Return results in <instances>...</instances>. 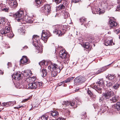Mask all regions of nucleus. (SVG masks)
Segmentation results:
<instances>
[{
	"label": "nucleus",
	"mask_w": 120,
	"mask_h": 120,
	"mask_svg": "<svg viewBox=\"0 0 120 120\" xmlns=\"http://www.w3.org/2000/svg\"><path fill=\"white\" fill-rule=\"evenodd\" d=\"M8 26H6L4 29H3L0 30V36H3V35L7 36L9 38L13 37L14 35L13 32L10 29V23H8Z\"/></svg>",
	"instance_id": "f257e3e1"
},
{
	"label": "nucleus",
	"mask_w": 120,
	"mask_h": 120,
	"mask_svg": "<svg viewBox=\"0 0 120 120\" xmlns=\"http://www.w3.org/2000/svg\"><path fill=\"white\" fill-rule=\"evenodd\" d=\"M48 68L51 71V75L52 77L56 76L61 70L59 67L56 64L54 63L50 64Z\"/></svg>",
	"instance_id": "f03ea898"
},
{
	"label": "nucleus",
	"mask_w": 120,
	"mask_h": 120,
	"mask_svg": "<svg viewBox=\"0 0 120 120\" xmlns=\"http://www.w3.org/2000/svg\"><path fill=\"white\" fill-rule=\"evenodd\" d=\"M54 30H53V33L56 35L58 34L59 36H60L64 34V33H62L60 29L61 28L62 29L65 31L68 30V27L66 25L60 26L59 25H55L54 27Z\"/></svg>",
	"instance_id": "7ed1b4c3"
},
{
	"label": "nucleus",
	"mask_w": 120,
	"mask_h": 120,
	"mask_svg": "<svg viewBox=\"0 0 120 120\" xmlns=\"http://www.w3.org/2000/svg\"><path fill=\"white\" fill-rule=\"evenodd\" d=\"M39 39V36L36 35H34L32 38V43L33 45L36 47V49H40V50L39 51V52L41 53L43 50L42 48L40 46V43Z\"/></svg>",
	"instance_id": "20e7f679"
},
{
	"label": "nucleus",
	"mask_w": 120,
	"mask_h": 120,
	"mask_svg": "<svg viewBox=\"0 0 120 120\" xmlns=\"http://www.w3.org/2000/svg\"><path fill=\"white\" fill-rule=\"evenodd\" d=\"M59 55L60 57L64 60V62L65 64L68 63L69 59L68 53L64 49H63L60 51Z\"/></svg>",
	"instance_id": "39448f33"
},
{
	"label": "nucleus",
	"mask_w": 120,
	"mask_h": 120,
	"mask_svg": "<svg viewBox=\"0 0 120 120\" xmlns=\"http://www.w3.org/2000/svg\"><path fill=\"white\" fill-rule=\"evenodd\" d=\"M98 85L97 86L94 85L93 87V88L94 89L97 91L99 93V92L98 91H100L102 88H105L104 86L105 81H103L102 79H101L98 82Z\"/></svg>",
	"instance_id": "423d86ee"
},
{
	"label": "nucleus",
	"mask_w": 120,
	"mask_h": 120,
	"mask_svg": "<svg viewBox=\"0 0 120 120\" xmlns=\"http://www.w3.org/2000/svg\"><path fill=\"white\" fill-rule=\"evenodd\" d=\"M50 36V34L49 31L47 30H43L41 35V39L45 43L46 42L48 38Z\"/></svg>",
	"instance_id": "0eeeda50"
},
{
	"label": "nucleus",
	"mask_w": 120,
	"mask_h": 120,
	"mask_svg": "<svg viewBox=\"0 0 120 120\" xmlns=\"http://www.w3.org/2000/svg\"><path fill=\"white\" fill-rule=\"evenodd\" d=\"M23 14V11H19L15 14L14 15L15 16L16 20L19 22L23 21V19L22 16Z\"/></svg>",
	"instance_id": "6e6552de"
},
{
	"label": "nucleus",
	"mask_w": 120,
	"mask_h": 120,
	"mask_svg": "<svg viewBox=\"0 0 120 120\" xmlns=\"http://www.w3.org/2000/svg\"><path fill=\"white\" fill-rule=\"evenodd\" d=\"M8 3L10 7L15 9L18 5V4L16 0H7Z\"/></svg>",
	"instance_id": "1a4fd4ad"
},
{
	"label": "nucleus",
	"mask_w": 120,
	"mask_h": 120,
	"mask_svg": "<svg viewBox=\"0 0 120 120\" xmlns=\"http://www.w3.org/2000/svg\"><path fill=\"white\" fill-rule=\"evenodd\" d=\"M51 10L50 6L48 4H46L44 7L42 8L41 10L42 12H44L46 14H48L50 13V11Z\"/></svg>",
	"instance_id": "9d476101"
},
{
	"label": "nucleus",
	"mask_w": 120,
	"mask_h": 120,
	"mask_svg": "<svg viewBox=\"0 0 120 120\" xmlns=\"http://www.w3.org/2000/svg\"><path fill=\"white\" fill-rule=\"evenodd\" d=\"M92 12L93 14H99V15L104 13L105 11L104 10H102L98 8L97 9L95 8H91Z\"/></svg>",
	"instance_id": "9b49d317"
},
{
	"label": "nucleus",
	"mask_w": 120,
	"mask_h": 120,
	"mask_svg": "<svg viewBox=\"0 0 120 120\" xmlns=\"http://www.w3.org/2000/svg\"><path fill=\"white\" fill-rule=\"evenodd\" d=\"M113 93V92L112 91H108L105 93H103L102 95L104 99H109L112 96Z\"/></svg>",
	"instance_id": "f8f14e48"
},
{
	"label": "nucleus",
	"mask_w": 120,
	"mask_h": 120,
	"mask_svg": "<svg viewBox=\"0 0 120 120\" xmlns=\"http://www.w3.org/2000/svg\"><path fill=\"white\" fill-rule=\"evenodd\" d=\"M85 80V79L84 77H78L74 79V81L75 83H80L84 82Z\"/></svg>",
	"instance_id": "ddd939ff"
},
{
	"label": "nucleus",
	"mask_w": 120,
	"mask_h": 120,
	"mask_svg": "<svg viewBox=\"0 0 120 120\" xmlns=\"http://www.w3.org/2000/svg\"><path fill=\"white\" fill-rule=\"evenodd\" d=\"M75 105V101H64L62 103V105L65 106H66L69 105H70L71 106H74Z\"/></svg>",
	"instance_id": "4468645a"
},
{
	"label": "nucleus",
	"mask_w": 120,
	"mask_h": 120,
	"mask_svg": "<svg viewBox=\"0 0 120 120\" xmlns=\"http://www.w3.org/2000/svg\"><path fill=\"white\" fill-rule=\"evenodd\" d=\"M30 62L27 57L26 56H23L20 60V64H26Z\"/></svg>",
	"instance_id": "2eb2a0df"
},
{
	"label": "nucleus",
	"mask_w": 120,
	"mask_h": 120,
	"mask_svg": "<svg viewBox=\"0 0 120 120\" xmlns=\"http://www.w3.org/2000/svg\"><path fill=\"white\" fill-rule=\"evenodd\" d=\"M13 78L16 80H18L21 78V75L19 73L17 72L15 73L12 75Z\"/></svg>",
	"instance_id": "dca6fc26"
},
{
	"label": "nucleus",
	"mask_w": 120,
	"mask_h": 120,
	"mask_svg": "<svg viewBox=\"0 0 120 120\" xmlns=\"http://www.w3.org/2000/svg\"><path fill=\"white\" fill-rule=\"evenodd\" d=\"M100 5L101 7L104 9H107L108 7V3L106 0H103L101 1Z\"/></svg>",
	"instance_id": "f3484780"
},
{
	"label": "nucleus",
	"mask_w": 120,
	"mask_h": 120,
	"mask_svg": "<svg viewBox=\"0 0 120 120\" xmlns=\"http://www.w3.org/2000/svg\"><path fill=\"white\" fill-rule=\"evenodd\" d=\"M24 21L29 23H32L33 22V21L31 20V18L27 15L23 17V21Z\"/></svg>",
	"instance_id": "a211bd4d"
},
{
	"label": "nucleus",
	"mask_w": 120,
	"mask_h": 120,
	"mask_svg": "<svg viewBox=\"0 0 120 120\" xmlns=\"http://www.w3.org/2000/svg\"><path fill=\"white\" fill-rule=\"evenodd\" d=\"M108 68H107V66H105L100 68L99 70L95 72L96 75L98 74L106 71Z\"/></svg>",
	"instance_id": "6ab92c4d"
},
{
	"label": "nucleus",
	"mask_w": 120,
	"mask_h": 120,
	"mask_svg": "<svg viewBox=\"0 0 120 120\" xmlns=\"http://www.w3.org/2000/svg\"><path fill=\"white\" fill-rule=\"evenodd\" d=\"M112 40H109L108 39H106L104 41L105 45L106 46L112 45V44L113 45H114V43H113Z\"/></svg>",
	"instance_id": "aec40b11"
},
{
	"label": "nucleus",
	"mask_w": 120,
	"mask_h": 120,
	"mask_svg": "<svg viewBox=\"0 0 120 120\" xmlns=\"http://www.w3.org/2000/svg\"><path fill=\"white\" fill-rule=\"evenodd\" d=\"M109 23L110 26L113 28L116 27L117 25V23L116 22L112 20L109 21Z\"/></svg>",
	"instance_id": "412c9836"
},
{
	"label": "nucleus",
	"mask_w": 120,
	"mask_h": 120,
	"mask_svg": "<svg viewBox=\"0 0 120 120\" xmlns=\"http://www.w3.org/2000/svg\"><path fill=\"white\" fill-rule=\"evenodd\" d=\"M29 89H35L37 88L36 82L29 83Z\"/></svg>",
	"instance_id": "4be33fe9"
},
{
	"label": "nucleus",
	"mask_w": 120,
	"mask_h": 120,
	"mask_svg": "<svg viewBox=\"0 0 120 120\" xmlns=\"http://www.w3.org/2000/svg\"><path fill=\"white\" fill-rule=\"evenodd\" d=\"M32 74V72L30 70H26L24 71L23 75L24 76H30Z\"/></svg>",
	"instance_id": "5701e85b"
},
{
	"label": "nucleus",
	"mask_w": 120,
	"mask_h": 120,
	"mask_svg": "<svg viewBox=\"0 0 120 120\" xmlns=\"http://www.w3.org/2000/svg\"><path fill=\"white\" fill-rule=\"evenodd\" d=\"M68 5V4H67L66 2L65 1L62 4H61L59 6L58 8H59L60 9H64L65 8V7L67 6Z\"/></svg>",
	"instance_id": "b1692460"
},
{
	"label": "nucleus",
	"mask_w": 120,
	"mask_h": 120,
	"mask_svg": "<svg viewBox=\"0 0 120 120\" xmlns=\"http://www.w3.org/2000/svg\"><path fill=\"white\" fill-rule=\"evenodd\" d=\"M62 12L63 13V15L65 19L68 18L69 15L68 12L64 10H63Z\"/></svg>",
	"instance_id": "393cba45"
},
{
	"label": "nucleus",
	"mask_w": 120,
	"mask_h": 120,
	"mask_svg": "<svg viewBox=\"0 0 120 120\" xmlns=\"http://www.w3.org/2000/svg\"><path fill=\"white\" fill-rule=\"evenodd\" d=\"M112 87V89H114L115 90H117L119 87L120 86V84L116 82L115 84Z\"/></svg>",
	"instance_id": "a878e982"
},
{
	"label": "nucleus",
	"mask_w": 120,
	"mask_h": 120,
	"mask_svg": "<svg viewBox=\"0 0 120 120\" xmlns=\"http://www.w3.org/2000/svg\"><path fill=\"white\" fill-rule=\"evenodd\" d=\"M23 83H22L21 82H18L17 83L16 87L20 89L22 88Z\"/></svg>",
	"instance_id": "bb28decb"
},
{
	"label": "nucleus",
	"mask_w": 120,
	"mask_h": 120,
	"mask_svg": "<svg viewBox=\"0 0 120 120\" xmlns=\"http://www.w3.org/2000/svg\"><path fill=\"white\" fill-rule=\"evenodd\" d=\"M51 115L53 116H58L59 114L58 112L56 110H53L51 112Z\"/></svg>",
	"instance_id": "cd10ccee"
},
{
	"label": "nucleus",
	"mask_w": 120,
	"mask_h": 120,
	"mask_svg": "<svg viewBox=\"0 0 120 120\" xmlns=\"http://www.w3.org/2000/svg\"><path fill=\"white\" fill-rule=\"evenodd\" d=\"M118 98V96H115L114 97H112V98L110 99V100L112 102H115L117 101Z\"/></svg>",
	"instance_id": "c85d7f7f"
},
{
	"label": "nucleus",
	"mask_w": 120,
	"mask_h": 120,
	"mask_svg": "<svg viewBox=\"0 0 120 120\" xmlns=\"http://www.w3.org/2000/svg\"><path fill=\"white\" fill-rule=\"evenodd\" d=\"M107 84H106V86L109 87L113 86V84H114V82H107L105 81Z\"/></svg>",
	"instance_id": "c756f323"
},
{
	"label": "nucleus",
	"mask_w": 120,
	"mask_h": 120,
	"mask_svg": "<svg viewBox=\"0 0 120 120\" xmlns=\"http://www.w3.org/2000/svg\"><path fill=\"white\" fill-rule=\"evenodd\" d=\"M47 71L46 69H44L42 70L41 72V73L42 74H41L42 77H44L47 74Z\"/></svg>",
	"instance_id": "7c9ffc66"
},
{
	"label": "nucleus",
	"mask_w": 120,
	"mask_h": 120,
	"mask_svg": "<svg viewBox=\"0 0 120 120\" xmlns=\"http://www.w3.org/2000/svg\"><path fill=\"white\" fill-rule=\"evenodd\" d=\"M35 2L37 6L39 7L42 4V0H35Z\"/></svg>",
	"instance_id": "2f4dec72"
},
{
	"label": "nucleus",
	"mask_w": 120,
	"mask_h": 120,
	"mask_svg": "<svg viewBox=\"0 0 120 120\" xmlns=\"http://www.w3.org/2000/svg\"><path fill=\"white\" fill-rule=\"evenodd\" d=\"M6 19L5 18H3L0 17V25H1L3 24H4L6 21Z\"/></svg>",
	"instance_id": "473e14b6"
},
{
	"label": "nucleus",
	"mask_w": 120,
	"mask_h": 120,
	"mask_svg": "<svg viewBox=\"0 0 120 120\" xmlns=\"http://www.w3.org/2000/svg\"><path fill=\"white\" fill-rule=\"evenodd\" d=\"M74 77H71L70 78H68L66 80H65L63 82L66 83H67L70 82L71 81L73 80V79Z\"/></svg>",
	"instance_id": "72a5a7b5"
},
{
	"label": "nucleus",
	"mask_w": 120,
	"mask_h": 120,
	"mask_svg": "<svg viewBox=\"0 0 120 120\" xmlns=\"http://www.w3.org/2000/svg\"><path fill=\"white\" fill-rule=\"evenodd\" d=\"M115 107L118 111H119L120 110V102L117 103L115 105Z\"/></svg>",
	"instance_id": "f704fd0d"
},
{
	"label": "nucleus",
	"mask_w": 120,
	"mask_h": 120,
	"mask_svg": "<svg viewBox=\"0 0 120 120\" xmlns=\"http://www.w3.org/2000/svg\"><path fill=\"white\" fill-rule=\"evenodd\" d=\"M37 86V88H41L42 86V84L40 82H35Z\"/></svg>",
	"instance_id": "c9c22d12"
},
{
	"label": "nucleus",
	"mask_w": 120,
	"mask_h": 120,
	"mask_svg": "<svg viewBox=\"0 0 120 120\" xmlns=\"http://www.w3.org/2000/svg\"><path fill=\"white\" fill-rule=\"evenodd\" d=\"M22 88L29 89V83L28 84H27L26 83V82L23 83Z\"/></svg>",
	"instance_id": "e433bc0d"
},
{
	"label": "nucleus",
	"mask_w": 120,
	"mask_h": 120,
	"mask_svg": "<svg viewBox=\"0 0 120 120\" xmlns=\"http://www.w3.org/2000/svg\"><path fill=\"white\" fill-rule=\"evenodd\" d=\"M15 103L16 102L15 101H10L7 102V104L8 105V106H9L10 105H13L15 104Z\"/></svg>",
	"instance_id": "4c0bfd02"
},
{
	"label": "nucleus",
	"mask_w": 120,
	"mask_h": 120,
	"mask_svg": "<svg viewBox=\"0 0 120 120\" xmlns=\"http://www.w3.org/2000/svg\"><path fill=\"white\" fill-rule=\"evenodd\" d=\"M83 46L86 49H88L90 46L88 42H86L83 45Z\"/></svg>",
	"instance_id": "58836bf2"
},
{
	"label": "nucleus",
	"mask_w": 120,
	"mask_h": 120,
	"mask_svg": "<svg viewBox=\"0 0 120 120\" xmlns=\"http://www.w3.org/2000/svg\"><path fill=\"white\" fill-rule=\"evenodd\" d=\"M115 77L114 75H110L109 76L108 79L109 80H112Z\"/></svg>",
	"instance_id": "ea45409f"
},
{
	"label": "nucleus",
	"mask_w": 120,
	"mask_h": 120,
	"mask_svg": "<svg viewBox=\"0 0 120 120\" xmlns=\"http://www.w3.org/2000/svg\"><path fill=\"white\" fill-rule=\"evenodd\" d=\"M64 113L65 114V115L66 116L69 115L70 114V112L68 109H64Z\"/></svg>",
	"instance_id": "a19ab883"
},
{
	"label": "nucleus",
	"mask_w": 120,
	"mask_h": 120,
	"mask_svg": "<svg viewBox=\"0 0 120 120\" xmlns=\"http://www.w3.org/2000/svg\"><path fill=\"white\" fill-rule=\"evenodd\" d=\"M41 118L42 120H47L48 117L47 115H43L41 117Z\"/></svg>",
	"instance_id": "79ce46f5"
},
{
	"label": "nucleus",
	"mask_w": 120,
	"mask_h": 120,
	"mask_svg": "<svg viewBox=\"0 0 120 120\" xmlns=\"http://www.w3.org/2000/svg\"><path fill=\"white\" fill-rule=\"evenodd\" d=\"M86 20V19L84 17H82L80 19V21L81 22L84 23L85 22Z\"/></svg>",
	"instance_id": "37998d69"
},
{
	"label": "nucleus",
	"mask_w": 120,
	"mask_h": 120,
	"mask_svg": "<svg viewBox=\"0 0 120 120\" xmlns=\"http://www.w3.org/2000/svg\"><path fill=\"white\" fill-rule=\"evenodd\" d=\"M107 108V107L106 106H104L102 107V108L101 109H101V111L102 110V113H103L105 112V110H104L105 109H106V108Z\"/></svg>",
	"instance_id": "c03bdc74"
},
{
	"label": "nucleus",
	"mask_w": 120,
	"mask_h": 120,
	"mask_svg": "<svg viewBox=\"0 0 120 120\" xmlns=\"http://www.w3.org/2000/svg\"><path fill=\"white\" fill-rule=\"evenodd\" d=\"M76 99L77 100V101H76L77 102L78 101L79 103L77 104L79 105L81 103V100L80 98H76Z\"/></svg>",
	"instance_id": "a18cd8bd"
},
{
	"label": "nucleus",
	"mask_w": 120,
	"mask_h": 120,
	"mask_svg": "<svg viewBox=\"0 0 120 120\" xmlns=\"http://www.w3.org/2000/svg\"><path fill=\"white\" fill-rule=\"evenodd\" d=\"M2 10L5 12H8V10L9 9V8H2Z\"/></svg>",
	"instance_id": "49530a36"
},
{
	"label": "nucleus",
	"mask_w": 120,
	"mask_h": 120,
	"mask_svg": "<svg viewBox=\"0 0 120 120\" xmlns=\"http://www.w3.org/2000/svg\"><path fill=\"white\" fill-rule=\"evenodd\" d=\"M62 0H53V1L55 2L56 4H58L60 3Z\"/></svg>",
	"instance_id": "de8ad7c7"
},
{
	"label": "nucleus",
	"mask_w": 120,
	"mask_h": 120,
	"mask_svg": "<svg viewBox=\"0 0 120 120\" xmlns=\"http://www.w3.org/2000/svg\"><path fill=\"white\" fill-rule=\"evenodd\" d=\"M115 33L118 34L120 32V28L116 29L115 30Z\"/></svg>",
	"instance_id": "09e8293b"
},
{
	"label": "nucleus",
	"mask_w": 120,
	"mask_h": 120,
	"mask_svg": "<svg viewBox=\"0 0 120 120\" xmlns=\"http://www.w3.org/2000/svg\"><path fill=\"white\" fill-rule=\"evenodd\" d=\"M104 99V98H103V96L102 97H100L99 99L100 102H101L103 101V99Z\"/></svg>",
	"instance_id": "8fccbe9b"
},
{
	"label": "nucleus",
	"mask_w": 120,
	"mask_h": 120,
	"mask_svg": "<svg viewBox=\"0 0 120 120\" xmlns=\"http://www.w3.org/2000/svg\"><path fill=\"white\" fill-rule=\"evenodd\" d=\"M45 61H43L39 63V64L41 66V65H43L45 64Z\"/></svg>",
	"instance_id": "3c124183"
},
{
	"label": "nucleus",
	"mask_w": 120,
	"mask_h": 120,
	"mask_svg": "<svg viewBox=\"0 0 120 120\" xmlns=\"http://www.w3.org/2000/svg\"><path fill=\"white\" fill-rule=\"evenodd\" d=\"M2 105L3 106H7L8 105L7 104V102L6 103L4 102L2 103Z\"/></svg>",
	"instance_id": "603ef678"
},
{
	"label": "nucleus",
	"mask_w": 120,
	"mask_h": 120,
	"mask_svg": "<svg viewBox=\"0 0 120 120\" xmlns=\"http://www.w3.org/2000/svg\"><path fill=\"white\" fill-rule=\"evenodd\" d=\"M116 11H120V4L118 5L116 10Z\"/></svg>",
	"instance_id": "864d4df0"
},
{
	"label": "nucleus",
	"mask_w": 120,
	"mask_h": 120,
	"mask_svg": "<svg viewBox=\"0 0 120 120\" xmlns=\"http://www.w3.org/2000/svg\"><path fill=\"white\" fill-rule=\"evenodd\" d=\"M117 80H118L117 82L120 84V75H118L117 78Z\"/></svg>",
	"instance_id": "5fc2aeb1"
},
{
	"label": "nucleus",
	"mask_w": 120,
	"mask_h": 120,
	"mask_svg": "<svg viewBox=\"0 0 120 120\" xmlns=\"http://www.w3.org/2000/svg\"><path fill=\"white\" fill-rule=\"evenodd\" d=\"M87 92L88 94L91 95H92V92L89 90H88L87 91Z\"/></svg>",
	"instance_id": "6e6d98bb"
},
{
	"label": "nucleus",
	"mask_w": 120,
	"mask_h": 120,
	"mask_svg": "<svg viewBox=\"0 0 120 120\" xmlns=\"http://www.w3.org/2000/svg\"><path fill=\"white\" fill-rule=\"evenodd\" d=\"M20 30L21 31V33L22 35H24L25 34V31H24V30L22 29H21V30L20 29Z\"/></svg>",
	"instance_id": "4d7b16f0"
},
{
	"label": "nucleus",
	"mask_w": 120,
	"mask_h": 120,
	"mask_svg": "<svg viewBox=\"0 0 120 120\" xmlns=\"http://www.w3.org/2000/svg\"><path fill=\"white\" fill-rule=\"evenodd\" d=\"M79 2L78 0H72L71 2H73L75 3H78Z\"/></svg>",
	"instance_id": "13d9d810"
},
{
	"label": "nucleus",
	"mask_w": 120,
	"mask_h": 120,
	"mask_svg": "<svg viewBox=\"0 0 120 120\" xmlns=\"http://www.w3.org/2000/svg\"><path fill=\"white\" fill-rule=\"evenodd\" d=\"M31 79V78H27L26 80V82H30V79Z\"/></svg>",
	"instance_id": "bf43d9fd"
},
{
	"label": "nucleus",
	"mask_w": 120,
	"mask_h": 120,
	"mask_svg": "<svg viewBox=\"0 0 120 120\" xmlns=\"http://www.w3.org/2000/svg\"><path fill=\"white\" fill-rule=\"evenodd\" d=\"M15 15V14H13V13H10L9 14V16H14V17H15V16H14V15Z\"/></svg>",
	"instance_id": "052dcab7"
},
{
	"label": "nucleus",
	"mask_w": 120,
	"mask_h": 120,
	"mask_svg": "<svg viewBox=\"0 0 120 120\" xmlns=\"http://www.w3.org/2000/svg\"><path fill=\"white\" fill-rule=\"evenodd\" d=\"M23 106H19V107H15V109H18L19 108H21Z\"/></svg>",
	"instance_id": "680f3d73"
},
{
	"label": "nucleus",
	"mask_w": 120,
	"mask_h": 120,
	"mask_svg": "<svg viewBox=\"0 0 120 120\" xmlns=\"http://www.w3.org/2000/svg\"><path fill=\"white\" fill-rule=\"evenodd\" d=\"M3 74V72L0 70V74Z\"/></svg>",
	"instance_id": "e2e57ef3"
},
{
	"label": "nucleus",
	"mask_w": 120,
	"mask_h": 120,
	"mask_svg": "<svg viewBox=\"0 0 120 120\" xmlns=\"http://www.w3.org/2000/svg\"><path fill=\"white\" fill-rule=\"evenodd\" d=\"M58 120H65L64 118H60Z\"/></svg>",
	"instance_id": "0e129e2a"
},
{
	"label": "nucleus",
	"mask_w": 120,
	"mask_h": 120,
	"mask_svg": "<svg viewBox=\"0 0 120 120\" xmlns=\"http://www.w3.org/2000/svg\"><path fill=\"white\" fill-rule=\"evenodd\" d=\"M8 66H9V67L11 66V63H8Z\"/></svg>",
	"instance_id": "69168bd1"
},
{
	"label": "nucleus",
	"mask_w": 120,
	"mask_h": 120,
	"mask_svg": "<svg viewBox=\"0 0 120 120\" xmlns=\"http://www.w3.org/2000/svg\"><path fill=\"white\" fill-rule=\"evenodd\" d=\"M27 48V46H25V47H23V48L24 49H25L26 48Z\"/></svg>",
	"instance_id": "338daca9"
},
{
	"label": "nucleus",
	"mask_w": 120,
	"mask_h": 120,
	"mask_svg": "<svg viewBox=\"0 0 120 120\" xmlns=\"http://www.w3.org/2000/svg\"><path fill=\"white\" fill-rule=\"evenodd\" d=\"M2 105V104H1V102H0V106Z\"/></svg>",
	"instance_id": "774afa93"
}]
</instances>
